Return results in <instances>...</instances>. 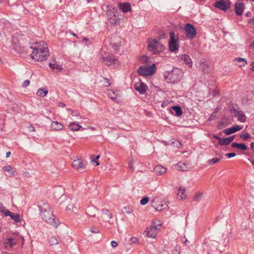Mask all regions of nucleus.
<instances>
[{
    "label": "nucleus",
    "instance_id": "nucleus-1",
    "mask_svg": "<svg viewBox=\"0 0 254 254\" xmlns=\"http://www.w3.org/2000/svg\"><path fill=\"white\" fill-rule=\"evenodd\" d=\"M30 48L33 50L31 55L33 60L36 61H43L49 56L48 46L43 41L34 43Z\"/></svg>",
    "mask_w": 254,
    "mask_h": 254
},
{
    "label": "nucleus",
    "instance_id": "nucleus-2",
    "mask_svg": "<svg viewBox=\"0 0 254 254\" xmlns=\"http://www.w3.org/2000/svg\"><path fill=\"white\" fill-rule=\"evenodd\" d=\"M41 217L42 219L48 224L57 228L59 225V222L56 221V217L53 214L51 208L48 205H45V207L41 208Z\"/></svg>",
    "mask_w": 254,
    "mask_h": 254
},
{
    "label": "nucleus",
    "instance_id": "nucleus-3",
    "mask_svg": "<svg viewBox=\"0 0 254 254\" xmlns=\"http://www.w3.org/2000/svg\"><path fill=\"white\" fill-rule=\"evenodd\" d=\"M183 75V72L179 68H173L171 72H168L165 77L167 82L172 83H177L182 79Z\"/></svg>",
    "mask_w": 254,
    "mask_h": 254
},
{
    "label": "nucleus",
    "instance_id": "nucleus-4",
    "mask_svg": "<svg viewBox=\"0 0 254 254\" xmlns=\"http://www.w3.org/2000/svg\"><path fill=\"white\" fill-rule=\"evenodd\" d=\"M147 43L149 51L153 54H159L164 50V46L158 40L149 39Z\"/></svg>",
    "mask_w": 254,
    "mask_h": 254
},
{
    "label": "nucleus",
    "instance_id": "nucleus-5",
    "mask_svg": "<svg viewBox=\"0 0 254 254\" xmlns=\"http://www.w3.org/2000/svg\"><path fill=\"white\" fill-rule=\"evenodd\" d=\"M156 71V65L153 64L152 65H143L139 67L137 69V73L139 75L148 76L152 75Z\"/></svg>",
    "mask_w": 254,
    "mask_h": 254
},
{
    "label": "nucleus",
    "instance_id": "nucleus-6",
    "mask_svg": "<svg viewBox=\"0 0 254 254\" xmlns=\"http://www.w3.org/2000/svg\"><path fill=\"white\" fill-rule=\"evenodd\" d=\"M66 210L76 213L79 208L78 200L76 198H69L66 200Z\"/></svg>",
    "mask_w": 254,
    "mask_h": 254
},
{
    "label": "nucleus",
    "instance_id": "nucleus-7",
    "mask_svg": "<svg viewBox=\"0 0 254 254\" xmlns=\"http://www.w3.org/2000/svg\"><path fill=\"white\" fill-rule=\"evenodd\" d=\"M170 41L169 42V48L171 52H175L179 49V44L175 39V34L174 32L170 33Z\"/></svg>",
    "mask_w": 254,
    "mask_h": 254
},
{
    "label": "nucleus",
    "instance_id": "nucleus-8",
    "mask_svg": "<svg viewBox=\"0 0 254 254\" xmlns=\"http://www.w3.org/2000/svg\"><path fill=\"white\" fill-rule=\"evenodd\" d=\"M229 0H216L214 6L218 9L226 11L230 7Z\"/></svg>",
    "mask_w": 254,
    "mask_h": 254
},
{
    "label": "nucleus",
    "instance_id": "nucleus-9",
    "mask_svg": "<svg viewBox=\"0 0 254 254\" xmlns=\"http://www.w3.org/2000/svg\"><path fill=\"white\" fill-rule=\"evenodd\" d=\"M103 62L108 65H115L118 64V61L115 58L114 55L110 54L102 56Z\"/></svg>",
    "mask_w": 254,
    "mask_h": 254
},
{
    "label": "nucleus",
    "instance_id": "nucleus-10",
    "mask_svg": "<svg viewBox=\"0 0 254 254\" xmlns=\"http://www.w3.org/2000/svg\"><path fill=\"white\" fill-rule=\"evenodd\" d=\"M186 35L190 39H193L196 36V32L194 26L190 23H187L185 27Z\"/></svg>",
    "mask_w": 254,
    "mask_h": 254
},
{
    "label": "nucleus",
    "instance_id": "nucleus-11",
    "mask_svg": "<svg viewBox=\"0 0 254 254\" xmlns=\"http://www.w3.org/2000/svg\"><path fill=\"white\" fill-rule=\"evenodd\" d=\"M72 167L78 170L84 169L86 165V161L82 160L78 158H74L71 164Z\"/></svg>",
    "mask_w": 254,
    "mask_h": 254
},
{
    "label": "nucleus",
    "instance_id": "nucleus-12",
    "mask_svg": "<svg viewBox=\"0 0 254 254\" xmlns=\"http://www.w3.org/2000/svg\"><path fill=\"white\" fill-rule=\"evenodd\" d=\"M134 87L135 89L141 94H144L147 89V85L139 79L135 81Z\"/></svg>",
    "mask_w": 254,
    "mask_h": 254
},
{
    "label": "nucleus",
    "instance_id": "nucleus-13",
    "mask_svg": "<svg viewBox=\"0 0 254 254\" xmlns=\"http://www.w3.org/2000/svg\"><path fill=\"white\" fill-rule=\"evenodd\" d=\"M17 243L16 239L10 237L5 240L3 242V245L6 250H11L17 245Z\"/></svg>",
    "mask_w": 254,
    "mask_h": 254
},
{
    "label": "nucleus",
    "instance_id": "nucleus-14",
    "mask_svg": "<svg viewBox=\"0 0 254 254\" xmlns=\"http://www.w3.org/2000/svg\"><path fill=\"white\" fill-rule=\"evenodd\" d=\"M112 217L111 213L107 209H102L101 217H98L99 220L102 219L105 221H109Z\"/></svg>",
    "mask_w": 254,
    "mask_h": 254
},
{
    "label": "nucleus",
    "instance_id": "nucleus-15",
    "mask_svg": "<svg viewBox=\"0 0 254 254\" xmlns=\"http://www.w3.org/2000/svg\"><path fill=\"white\" fill-rule=\"evenodd\" d=\"M159 199L158 197H155L151 200V206L156 210L161 211L164 208L163 207L165 206V205L164 204H157Z\"/></svg>",
    "mask_w": 254,
    "mask_h": 254
},
{
    "label": "nucleus",
    "instance_id": "nucleus-16",
    "mask_svg": "<svg viewBox=\"0 0 254 254\" xmlns=\"http://www.w3.org/2000/svg\"><path fill=\"white\" fill-rule=\"evenodd\" d=\"M233 110H234V116L236 117L240 122L244 123L246 121V116L244 113L242 111L235 110L234 107H233Z\"/></svg>",
    "mask_w": 254,
    "mask_h": 254
},
{
    "label": "nucleus",
    "instance_id": "nucleus-17",
    "mask_svg": "<svg viewBox=\"0 0 254 254\" xmlns=\"http://www.w3.org/2000/svg\"><path fill=\"white\" fill-rule=\"evenodd\" d=\"M235 12L237 15H241L245 9V5L243 2H237L235 3Z\"/></svg>",
    "mask_w": 254,
    "mask_h": 254
},
{
    "label": "nucleus",
    "instance_id": "nucleus-18",
    "mask_svg": "<svg viewBox=\"0 0 254 254\" xmlns=\"http://www.w3.org/2000/svg\"><path fill=\"white\" fill-rule=\"evenodd\" d=\"M242 129V126H240L239 125H236L235 126H233L230 128L225 129L223 131V132L227 135H230V134L233 133L237 131H239Z\"/></svg>",
    "mask_w": 254,
    "mask_h": 254
},
{
    "label": "nucleus",
    "instance_id": "nucleus-19",
    "mask_svg": "<svg viewBox=\"0 0 254 254\" xmlns=\"http://www.w3.org/2000/svg\"><path fill=\"white\" fill-rule=\"evenodd\" d=\"M5 216H9L11 219L14 220L16 223H20L21 221V219H20V216L19 214L16 213H12L9 210L8 211H7V213Z\"/></svg>",
    "mask_w": 254,
    "mask_h": 254
},
{
    "label": "nucleus",
    "instance_id": "nucleus-20",
    "mask_svg": "<svg viewBox=\"0 0 254 254\" xmlns=\"http://www.w3.org/2000/svg\"><path fill=\"white\" fill-rule=\"evenodd\" d=\"M166 171V168L159 165L156 166L154 168V172L157 175H162L165 173Z\"/></svg>",
    "mask_w": 254,
    "mask_h": 254
},
{
    "label": "nucleus",
    "instance_id": "nucleus-21",
    "mask_svg": "<svg viewBox=\"0 0 254 254\" xmlns=\"http://www.w3.org/2000/svg\"><path fill=\"white\" fill-rule=\"evenodd\" d=\"M98 212L97 209L94 206H89L87 208L86 213V214L91 217H94L96 216Z\"/></svg>",
    "mask_w": 254,
    "mask_h": 254
},
{
    "label": "nucleus",
    "instance_id": "nucleus-22",
    "mask_svg": "<svg viewBox=\"0 0 254 254\" xmlns=\"http://www.w3.org/2000/svg\"><path fill=\"white\" fill-rule=\"evenodd\" d=\"M119 8L124 13L130 11L131 10L130 5L127 2L119 3Z\"/></svg>",
    "mask_w": 254,
    "mask_h": 254
},
{
    "label": "nucleus",
    "instance_id": "nucleus-23",
    "mask_svg": "<svg viewBox=\"0 0 254 254\" xmlns=\"http://www.w3.org/2000/svg\"><path fill=\"white\" fill-rule=\"evenodd\" d=\"M3 171L6 172L7 174V176H11L14 175V173L16 172V169L11 167L10 166H6L2 167Z\"/></svg>",
    "mask_w": 254,
    "mask_h": 254
},
{
    "label": "nucleus",
    "instance_id": "nucleus-24",
    "mask_svg": "<svg viewBox=\"0 0 254 254\" xmlns=\"http://www.w3.org/2000/svg\"><path fill=\"white\" fill-rule=\"evenodd\" d=\"M145 232L148 237L152 238L155 237L157 233L156 231L154 229L151 228V227L147 228Z\"/></svg>",
    "mask_w": 254,
    "mask_h": 254
},
{
    "label": "nucleus",
    "instance_id": "nucleus-25",
    "mask_svg": "<svg viewBox=\"0 0 254 254\" xmlns=\"http://www.w3.org/2000/svg\"><path fill=\"white\" fill-rule=\"evenodd\" d=\"M186 190L183 187H180L177 193V198L179 200H182L186 197L185 193Z\"/></svg>",
    "mask_w": 254,
    "mask_h": 254
},
{
    "label": "nucleus",
    "instance_id": "nucleus-26",
    "mask_svg": "<svg viewBox=\"0 0 254 254\" xmlns=\"http://www.w3.org/2000/svg\"><path fill=\"white\" fill-rule=\"evenodd\" d=\"M51 127L54 130H60L64 128V125L57 121H54L52 123Z\"/></svg>",
    "mask_w": 254,
    "mask_h": 254
},
{
    "label": "nucleus",
    "instance_id": "nucleus-27",
    "mask_svg": "<svg viewBox=\"0 0 254 254\" xmlns=\"http://www.w3.org/2000/svg\"><path fill=\"white\" fill-rule=\"evenodd\" d=\"M48 93V90L47 87L40 88L38 89L36 95L39 97H45Z\"/></svg>",
    "mask_w": 254,
    "mask_h": 254
},
{
    "label": "nucleus",
    "instance_id": "nucleus-28",
    "mask_svg": "<svg viewBox=\"0 0 254 254\" xmlns=\"http://www.w3.org/2000/svg\"><path fill=\"white\" fill-rule=\"evenodd\" d=\"M181 59L183 60L189 67L192 66L191 60L188 55L184 54L182 55Z\"/></svg>",
    "mask_w": 254,
    "mask_h": 254
},
{
    "label": "nucleus",
    "instance_id": "nucleus-29",
    "mask_svg": "<svg viewBox=\"0 0 254 254\" xmlns=\"http://www.w3.org/2000/svg\"><path fill=\"white\" fill-rule=\"evenodd\" d=\"M109 22L113 25H119L120 23V19L117 17L115 14L111 15V17H109Z\"/></svg>",
    "mask_w": 254,
    "mask_h": 254
},
{
    "label": "nucleus",
    "instance_id": "nucleus-30",
    "mask_svg": "<svg viewBox=\"0 0 254 254\" xmlns=\"http://www.w3.org/2000/svg\"><path fill=\"white\" fill-rule=\"evenodd\" d=\"M68 127L71 130L74 131L79 130L82 127L80 125L75 122L70 123Z\"/></svg>",
    "mask_w": 254,
    "mask_h": 254
},
{
    "label": "nucleus",
    "instance_id": "nucleus-31",
    "mask_svg": "<svg viewBox=\"0 0 254 254\" xmlns=\"http://www.w3.org/2000/svg\"><path fill=\"white\" fill-rule=\"evenodd\" d=\"M60 238L58 236H54L50 238L49 242L51 246L56 245L59 243Z\"/></svg>",
    "mask_w": 254,
    "mask_h": 254
},
{
    "label": "nucleus",
    "instance_id": "nucleus-32",
    "mask_svg": "<svg viewBox=\"0 0 254 254\" xmlns=\"http://www.w3.org/2000/svg\"><path fill=\"white\" fill-rule=\"evenodd\" d=\"M187 168L185 163L179 162L176 165V169L180 171H185L187 169Z\"/></svg>",
    "mask_w": 254,
    "mask_h": 254
},
{
    "label": "nucleus",
    "instance_id": "nucleus-33",
    "mask_svg": "<svg viewBox=\"0 0 254 254\" xmlns=\"http://www.w3.org/2000/svg\"><path fill=\"white\" fill-rule=\"evenodd\" d=\"M172 109L175 111V115L177 117L181 116L183 114L181 108L178 106H174L172 107Z\"/></svg>",
    "mask_w": 254,
    "mask_h": 254
},
{
    "label": "nucleus",
    "instance_id": "nucleus-34",
    "mask_svg": "<svg viewBox=\"0 0 254 254\" xmlns=\"http://www.w3.org/2000/svg\"><path fill=\"white\" fill-rule=\"evenodd\" d=\"M49 66H50V68L52 70L57 69L58 70H61L62 69V67H61V65H57L55 64L50 63Z\"/></svg>",
    "mask_w": 254,
    "mask_h": 254
},
{
    "label": "nucleus",
    "instance_id": "nucleus-35",
    "mask_svg": "<svg viewBox=\"0 0 254 254\" xmlns=\"http://www.w3.org/2000/svg\"><path fill=\"white\" fill-rule=\"evenodd\" d=\"M115 11V8L112 6L108 7V11L107 13V15L108 18V20H109V17H111V15H113L114 14Z\"/></svg>",
    "mask_w": 254,
    "mask_h": 254
},
{
    "label": "nucleus",
    "instance_id": "nucleus-36",
    "mask_svg": "<svg viewBox=\"0 0 254 254\" xmlns=\"http://www.w3.org/2000/svg\"><path fill=\"white\" fill-rule=\"evenodd\" d=\"M219 144L220 145H227L229 144V143L228 141V139H227V138H221V139L219 142Z\"/></svg>",
    "mask_w": 254,
    "mask_h": 254
},
{
    "label": "nucleus",
    "instance_id": "nucleus-37",
    "mask_svg": "<svg viewBox=\"0 0 254 254\" xmlns=\"http://www.w3.org/2000/svg\"><path fill=\"white\" fill-rule=\"evenodd\" d=\"M235 60L239 62H243L242 64L240 65V66H245V65H246L247 64V62L244 58H236Z\"/></svg>",
    "mask_w": 254,
    "mask_h": 254
},
{
    "label": "nucleus",
    "instance_id": "nucleus-38",
    "mask_svg": "<svg viewBox=\"0 0 254 254\" xmlns=\"http://www.w3.org/2000/svg\"><path fill=\"white\" fill-rule=\"evenodd\" d=\"M7 211H8V210L6 209L2 203H0V212H2L5 216L7 213Z\"/></svg>",
    "mask_w": 254,
    "mask_h": 254
},
{
    "label": "nucleus",
    "instance_id": "nucleus-39",
    "mask_svg": "<svg viewBox=\"0 0 254 254\" xmlns=\"http://www.w3.org/2000/svg\"><path fill=\"white\" fill-rule=\"evenodd\" d=\"M109 97L112 99L115 100L116 99V96L115 95V93L112 90H109L108 92Z\"/></svg>",
    "mask_w": 254,
    "mask_h": 254
},
{
    "label": "nucleus",
    "instance_id": "nucleus-40",
    "mask_svg": "<svg viewBox=\"0 0 254 254\" xmlns=\"http://www.w3.org/2000/svg\"><path fill=\"white\" fill-rule=\"evenodd\" d=\"M220 160V158H214L208 160L210 165H213L215 163L218 162Z\"/></svg>",
    "mask_w": 254,
    "mask_h": 254
},
{
    "label": "nucleus",
    "instance_id": "nucleus-41",
    "mask_svg": "<svg viewBox=\"0 0 254 254\" xmlns=\"http://www.w3.org/2000/svg\"><path fill=\"white\" fill-rule=\"evenodd\" d=\"M149 201V198L147 197H145L143 198L140 201V203L141 205H144L148 203Z\"/></svg>",
    "mask_w": 254,
    "mask_h": 254
},
{
    "label": "nucleus",
    "instance_id": "nucleus-42",
    "mask_svg": "<svg viewBox=\"0 0 254 254\" xmlns=\"http://www.w3.org/2000/svg\"><path fill=\"white\" fill-rule=\"evenodd\" d=\"M238 148L242 150H246L247 149V146L244 143H239Z\"/></svg>",
    "mask_w": 254,
    "mask_h": 254
},
{
    "label": "nucleus",
    "instance_id": "nucleus-43",
    "mask_svg": "<svg viewBox=\"0 0 254 254\" xmlns=\"http://www.w3.org/2000/svg\"><path fill=\"white\" fill-rule=\"evenodd\" d=\"M202 195V194H201V193H196L195 196H194L193 200L196 201H198L200 199V198H201Z\"/></svg>",
    "mask_w": 254,
    "mask_h": 254
},
{
    "label": "nucleus",
    "instance_id": "nucleus-44",
    "mask_svg": "<svg viewBox=\"0 0 254 254\" xmlns=\"http://www.w3.org/2000/svg\"><path fill=\"white\" fill-rule=\"evenodd\" d=\"M250 135L248 133H245V134H241L240 137L242 139H244L245 140H247L250 137Z\"/></svg>",
    "mask_w": 254,
    "mask_h": 254
},
{
    "label": "nucleus",
    "instance_id": "nucleus-45",
    "mask_svg": "<svg viewBox=\"0 0 254 254\" xmlns=\"http://www.w3.org/2000/svg\"><path fill=\"white\" fill-rule=\"evenodd\" d=\"M132 211V209L129 208V207L127 208L125 207L123 208L122 212L124 213H130Z\"/></svg>",
    "mask_w": 254,
    "mask_h": 254
},
{
    "label": "nucleus",
    "instance_id": "nucleus-46",
    "mask_svg": "<svg viewBox=\"0 0 254 254\" xmlns=\"http://www.w3.org/2000/svg\"><path fill=\"white\" fill-rule=\"evenodd\" d=\"M160 226L161 225L159 223L154 222L153 226L151 227V228L154 229L156 231L157 230L159 229Z\"/></svg>",
    "mask_w": 254,
    "mask_h": 254
},
{
    "label": "nucleus",
    "instance_id": "nucleus-47",
    "mask_svg": "<svg viewBox=\"0 0 254 254\" xmlns=\"http://www.w3.org/2000/svg\"><path fill=\"white\" fill-rule=\"evenodd\" d=\"M30 84V81L29 80H26L25 81H23V82L22 83V87H27Z\"/></svg>",
    "mask_w": 254,
    "mask_h": 254
},
{
    "label": "nucleus",
    "instance_id": "nucleus-48",
    "mask_svg": "<svg viewBox=\"0 0 254 254\" xmlns=\"http://www.w3.org/2000/svg\"><path fill=\"white\" fill-rule=\"evenodd\" d=\"M27 129L29 132L35 131L34 127L31 125L27 127Z\"/></svg>",
    "mask_w": 254,
    "mask_h": 254
},
{
    "label": "nucleus",
    "instance_id": "nucleus-49",
    "mask_svg": "<svg viewBox=\"0 0 254 254\" xmlns=\"http://www.w3.org/2000/svg\"><path fill=\"white\" fill-rule=\"evenodd\" d=\"M225 156L228 158H231L235 156L236 154L235 153H226Z\"/></svg>",
    "mask_w": 254,
    "mask_h": 254
},
{
    "label": "nucleus",
    "instance_id": "nucleus-50",
    "mask_svg": "<svg viewBox=\"0 0 254 254\" xmlns=\"http://www.w3.org/2000/svg\"><path fill=\"white\" fill-rule=\"evenodd\" d=\"M104 80L105 81V82L104 83L106 87L109 86L110 85V80L106 78H104Z\"/></svg>",
    "mask_w": 254,
    "mask_h": 254
},
{
    "label": "nucleus",
    "instance_id": "nucleus-51",
    "mask_svg": "<svg viewBox=\"0 0 254 254\" xmlns=\"http://www.w3.org/2000/svg\"><path fill=\"white\" fill-rule=\"evenodd\" d=\"M111 244L112 248H113L117 247L118 246V243L115 241H112L111 242Z\"/></svg>",
    "mask_w": 254,
    "mask_h": 254
},
{
    "label": "nucleus",
    "instance_id": "nucleus-52",
    "mask_svg": "<svg viewBox=\"0 0 254 254\" xmlns=\"http://www.w3.org/2000/svg\"><path fill=\"white\" fill-rule=\"evenodd\" d=\"M141 61L143 63H146L148 61V58L147 56H143L140 59Z\"/></svg>",
    "mask_w": 254,
    "mask_h": 254
},
{
    "label": "nucleus",
    "instance_id": "nucleus-53",
    "mask_svg": "<svg viewBox=\"0 0 254 254\" xmlns=\"http://www.w3.org/2000/svg\"><path fill=\"white\" fill-rule=\"evenodd\" d=\"M71 115L73 116V117H77L79 116V114L76 111H71Z\"/></svg>",
    "mask_w": 254,
    "mask_h": 254
},
{
    "label": "nucleus",
    "instance_id": "nucleus-54",
    "mask_svg": "<svg viewBox=\"0 0 254 254\" xmlns=\"http://www.w3.org/2000/svg\"><path fill=\"white\" fill-rule=\"evenodd\" d=\"M92 161L93 162H94L95 164V166H99V161H98V160H96V158H94V159H92Z\"/></svg>",
    "mask_w": 254,
    "mask_h": 254
},
{
    "label": "nucleus",
    "instance_id": "nucleus-55",
    "mask_svg": "<svg viewBox=\"0 0 254 254\" xmlns=\"http://www.w3.org/2000/svg\"><path fill=\"white\" fill-rule=\"evenodd\" d=\"M235 135H232L230 137H227V139H228L229 143L231 142L234 139Z\"/></svg>",
    "mask_w": 254,
    "mask_h": 254
},
{
    "label": "nucleus",
    "instance_id": "nucleus-56",
    "mask_svg": "<svg viewBox=\"0 0 254 254\" xmlns=\"http://www.w3.org/2000/svg\"><path fill=\"white\" fill-rule=\"evenodd\" d=\"M130 240L132 243H136L138 242V239L135 237L131 238Z\"/></svg>",
    "mask_w": 254,
    "mask_h": 254
},
{
    "label": "nucleus",
    "instance_id": "nucleus-57",
    "mask_svg": "<svg viewBox=\"0 0 254 254\" xmlns=\"http://www.w3.org/2000/svg\"><path fill=\"white\" fill-rule=\"evenodd\" d=\"M238 144H239V143H236V142H233V143H232V144H231V146H232V147H234V148H235V147H238Z\"/></svg>",
    "mask_w": 254,
    "mask_h": 254
},
{
    "label": "nucleus",
    "instance_id": "nucleus-58",
    "mask_svg": "<svg viewBox=\"0 0 254 254\" xmlns=\"http://www.w3.org/2000/svg\"><path fill=\"white\" fill-rule=\"evenodd\" d=\"M24 175L25 176V177H30V175H29V173L27 172V171H25L24 172Z\"/></svg>",
    "mask_w": 254,
    "mask_h": 254
},
{
    "label": "nucleus",
    "instance_id": "nucleus-59",
    "mask_svg": "<svg viewBox=\"0 0 254 254\" xmlns=\"http://www.w3.org/2000/svg\"><path fill=\"white\" fill-rule=\"evenodd\" d=\"M213 137L215 138V139H217L219 140V141H220V139L221 137H220L216 135H213Z\"/></svg>",
    "mask_w": 254,
    "mask_h": 254
},
{
    "label": "nucleus",
    "instance_id": "nucleus-60",
    "mask_svg": "<svg viewBox=\"0 0 254 254\" xmlns=\"http://www.w3.org/2000/svg\"><path fill=\"white\" fill-rule=\"evenodd\" d=\"M59 106L61 107H65V104L62 102H60L59 104Z\"/></svg>",
    "mask_w": 254,
    "mask_h": 254
},
{
    "label": "nucleus",
    "instance_id": "nucleus-61",
    "mask_svg": "<svg viewBox=\"0 0 254 254\" xmlns=\"http://www.w3.org/2000/svg\"><path fill=\"white\" fill-rule=\"evenodd\" d=\"M91 231L92 233H98V231L97 230H96V229H94L93 230V229H92Z\"/></svg>",
    "mask_w": 254,
    "mask_h": 254
},
{
    "label": "nucleus",
    "instance_id": "nucleus-62",
    "mask_svg": "<svg viewBox=\"0 0 254 254\" xmlns=\"http://www.w3.org/2000/svg\"><path fill=\"white\" fill-rule=\"evenodd\" d=\"M251 147L254 152V143L252 142L251 143Z\"/></svg>",
    "mask_w": 254,
    "mask_h": 254
},
{
    "label": "nucleus",
    "instance_id": "nucleus-63",
    "mask_svg": "<svg viewBox=\"0 0 254 254\" xmlns=\"http://www.w3.org/2000/svg\"><path fill=\"white\" fill-rule=\"evenodd\" d=\"M251 66H252V70L254 71V62H253L252 63Z\"/></svg>",
    "mask_w": 254,
    "mask_h": 254
},
{
    "label": "nucleus",
    "instance_id": "nucleus-64",
    "mask_svg": "<svg viewBox=\"0 0 254 254\" xmlns=\"http://www.w3.org/2000/svg\"><path fill=\"white\" fill-rule=\"evenodd\" d=\"M114 48H115V49L116 50H117L118 49V44H115L114 46H113Z\"/></svg>",
    "mask_w": 254,
    "mask_h": 254
}]
</instances>
